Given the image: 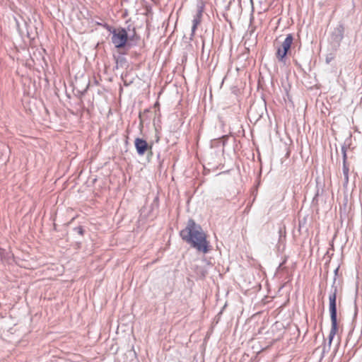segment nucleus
<instances>
[{"mask_svg": "<svg viewBox=\"0 0 362 362\" xmlns=\"http://www.w3.org/2000/svg\"><path fill=\"white\" fill-rule=\"evenodd\" d=\"M339 266H338L334 271V279L335 278L337 279V276L338 275V272H339Z\"/></svg>", "mask_w": 362, "mask_h": 362, "instance_id": "nucleus-12", "label": "nucleus"}, {"mask_svg": "<svg viewBox=\"0 0 362 362\" xmlns=\"http://www.w3.org/2000/svg\"><path fill=\"white\" fill-rule=\"evenodd\" d=\"M346 150H347V147H346V144L342 145L341 153H342L343 165H348Z\"/></svg>", "mask_w": 362, "mask_h": 362, "instance_id": "nucleus-10", "label": "nucleus"}, {"mask_svg": "<svg viewBox=\"0 0 362 362\" xmlns=\"http://www.w3.org/2000/svg\"><path fill=\"white\" fill-rule=\"evenodd\" d=\"M337 293V286H336V279L334 278L333 279V283L329 296V311L331 319V329L329 334L328 350L329 349L333 338L338 330Z\"/></svg>", "mask_w": 362, "mask_h": 362, "instance_id": "nucleus-2", "label": "nucleus"}, {"mask_svg": "<svg viewBox=\"0 0 362 362\" xmlns=\"http://www.w3.org/2000/svg\"><path fill=\"white\" fill-rule=\"evenodd\" d=\"M180 235L198 252L206 254L211 250V246L201 226L192 218L188 220L186 227L180 230Z\"/></svg>", "mask_w": 362, "mask_h": 362, "instance_id": "nucleus-1", "label": "nucleus"}, {"mask_svg": "<svg viewBox=\"0 0 362 362\" xmlns=\"http://www.w3.org/2000/svg\"><path fill=\"white\" fill-rule=\"evenodd\" d=\"M293 42V35L290 33L288 34L282 42L281 46L277 49L276 56L278 60L281 62H286V56L289 52L291 45Z\"/></svg>", "mask_w": 362, "mask_h": 362, "instance_id": "nucleus-4", "label": "nucleus"}, {"mask_svg": "<svg viewBox=\"0 0 362 362\" xmlns=\"http://www.w3.org/2000/svg\"><path fill=\"white\" fill-rule=\"evenodd\" d=\"M318 195H319V189L317 190V192H316L315 197H313V202L317 201V197H318Z\"/></svg>", "mask_w": 362, "mask_h": 362, "instance_id": "nucleus-13", "label": "nucleus"}, {"mask_svg": "<svg viewBox=\"0 0 362 362\" xmlns=\"http://www.w3.org/2000/svg\"><path fill=\"white\" fill-rule=\"evenodd\" d=\"M134 146L139 156H144L148 149L152 148L145 139L141 138H136L135 139Z\"/></svg>", "mask_w": 362, "mask_h": 362, "instance_id": "nucleus-6", "label": "nucleus"}, {"mask_svg": "<svg viewBox=\"0 0 362 362\" xmlns=\"http://www.w3.org/2000/svg\"><path fill=\"white\" fill-rule=\"evenodd\" d=\"M202 11V7L201 6L198 8L197 13L196 16L194 17V19L192 21V33L190 39H192V37L194 36L197 25L200 23Z\"/></svg>", "mask_w": 362, "mask_h": 362, "instance_id": "nucleus-7", "label": "nucleus"}, {"mask_svg": "<svg viewBox=\"0 0 362 362\" xmlns=\"http://www.w3.org/2000/svg\"><path fill=\"white\" fill-rule=\"evenodd\" d=\"M342 171L344 175V186H346L349 183V168L348 165H343Z\"/></svg>", "mask_w": 362, "mask_h": 362, "instance_id": "nucleus-9", "label": "nucleus"}, {"mask_svg": "<svg viewBox=\"0 0 362 362\" xmlns=\"http://www.w3.org/2000/svg\"><path fill=\"white\" fill-rule=\"evenodd\" d=\"M330 60H331V59H329V58H328V57H327V58H326V62H327V64H329V63Z\"/></svg>", "mask_w": 362, "mask_h": 362, "instance_id": "nucleus-14", "label": "nucleus"}, {"mask_svg": "<svg viewBox=\"0 0 362 362\" xmlns=\"http://www.w3.org/2000/svg\"><path fill=\"white\" fill-rule=\"evenodd\" d=\"M139 40V37L137 36L135 33L132 35L129 36L128 40H127V47H132L136 45L137 41Z\"/></svg>", "mask_w": 362, "mask_h": 362, "instance_id": "nucleus-8", "label": "nucleus"}, {"mask_svg": "<svg viewBox=\"0 0 362 362\" xmlns=\"http://www.w3.org/2000/svg\"><path fill=\"white\" fill-rule=\"evenodd\" d=\"M79 235H83L84 234V230L82 226H78L74 228Z\"/></svg>", "mask_w": 362, "mask_h": 362, "instance_id": "nucleus-11", "label": "nucleus"}, {"mask_svg": "<svg viewBox=\"0 0 362 362\" xmlns=\"http://www.w3.org/2000/svg\"><path fill=\"white\" fill-rule=\"evenodd\" d=\"M344 26L342 23H339L331 34V42L334 47H338L340 45L341 40L344 38Z\"/></svg>", "mask_w": 362, "mask_h": 362, "instance_id": "nucleus-5", "label": "nucleus"}, {"mask_svg": "<svg viewBox=\"0 0 362 362\" xmlns=\"http://www.w3.org/2000/svg\"><path fill=\"white\" fill-rule=\"evenodd\" d=\"M326 350V345L324 346V348H323V352H325Z\"/></svg>", "mask_w": 362, "mask_h": 362, "instance_id": "nucleus-15", "label": "nucleus"}, {"mask_svg": "<svg viewBox=\"0 0 362 362\" xmlns=\"http://www.w3.org/2000/svg\"><path fill=\"white\" fill-rule=\"evenodd\" d=\"M106 29L112 34V42L117 49H121L127 46L129 35L127 30L123 28H114L110 25L105 24Z\"/></svg>", "mask_w": 362, "mask_h": 362, "instance_id": "nucleus-3", "label": "nucleus"}, {"mask_svg": "<svg viewBox=\"0 0 362 362\" xmlns=\"http://www.w3.org/2000/svg\"><path fill=\"white\" fill-rule=\"evenodd\" d=\"M294 62H295V64H296L297 66H298V62H297L296 60H294Z\"/></svg>", "mask_w": 362, "mask_h": 362, "instance_id": "nucleus-16", "label": "nucleus"}]
</instances>
